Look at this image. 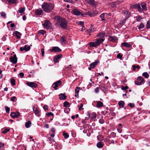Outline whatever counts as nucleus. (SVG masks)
<instances>
[{
    "instance_id": "bf43d9fd",
    "label": "nucleus",
    "mask_w": 150,
    "mask_h": 150,
    "mask_svg": "<svg viewBox=\"0 0 150 150\" xmlns=\"http://www.w3.org/2000/svg\"><path fill=\"white\" fill-rule=\"evenodd\" d=\"M128 105L130 106V107L131 108H133L134 106V103H129Z\"/></svg>"
},
{
    "instance_id": "9d476101",
    "label": "nucleus",
    "mask_w": 150,
    "mask_h": 150,
    "mask_svg": "<svg viewBox=\"0 0 150 150\" xmlns=\"http://www.w3.org/2000/svg\"><path fill=\"white\" fill-rule=\"evenodd\" d=\"M11 62L13 64H16L17 61V59L16 54H14L13 56L9 58Z\"/></svg>"
},
{
    "instance_id": "7c9ffc66",
    "label": "nucleus",
    "mask_w": 150,
    "mask_h": 150,
    "mask_svg": "<svg viewBox=\"0 0 150 150\" xmlns=\"http://www.w3.org/2000/svg\"><path fill=\"white\" fill-rule=\"evenodd\" d=\"M137 21L141 22V20L143 18L141 16H138L135 17Z\"/></svg>"
},
{
    "instance_id": "dca6fc26",
    "label": "nucleus",
    "mask_w": 150,
    "mask_h": 150,
    "mask_svg": "<svg viewBox=\"0 0 150 150\" xmlns=\"http://www.w3.org/2000/svg\"><path fill=\"white\" fill-rule=\"evenodd\" d=\"M86 3L93 6H95L96 5V3L94 0H86Z\"/></svg>"
},
{
    "instance_id": "58836bf2",
    "label": "nucleus",
    "mask_w": 150,
    "mask_h": 150,
    "mask_svg": "<svg viewBox=\"0 0 150 150\" xmlns=\"http://www.w3.org/2000/svg\"><path fill=\"white\" fill-rule=\"evenodd\" d=\"M91 118L92 119H95L96 118V114L95 112H93L91 115Z\"/></svg>"
},
{
    "instance_id": "49530a36",
    "label": "nucleus",
    "mask_w": 150,
    "mask_h": 150,
    "mask_svg": "<svg viewBox=\"0 0 150 150\" xmlns=\"http://www.w3.org/2000/svg\"><path fill=\"white\" fill-rule=\"evenodd\" d=\"M5 108L6 109V112L7 113H9L10 112V108L6 106H5Z\"/></svg>"
},
{
    "instance_id": "f8f14e48",
    "label": "nucleus",
    "mask_w": 150,
    "mask_h": 150,
    "mask_svg": "<svg viewBox=\"0 0 150 150\" xmlns=\"http://www.w3.org/2000/svg\"><path fill=\"white\" fill-rule=\"evenodd\" d=\"M62 55L61 54L55 56L54 59V62L56 63L58 62L59 59L62 57Z\"/></svg>"
},
{
    "instance_id": "f704fd0d",
    "label": "nucleus",
    "mask_w": 150,
    "mask_h": 150,
    "mask_svg": "<svg viewBox=\"0 0 150 150\" xmlns=\"http://www.w3.org/2000/svg\"><path fill=\"white\" fill-rule=\"evenodd\" d=\"M142 75L143 76L145 77L146 78H148L149 76V74L146 72L143 73Z\"/></svg>"
},
{
    "instance_id": "3c124183",
    "label": "nucleus",
    "mask_w": 150,
    "mask_h": 150,
    "mask_svg": "<svg viewBox=\"0 0 150 150\" xmlns=\"http://www.w3.org/2000/svg\"><path fill=\"white\" fill-rule=\"evenodd\" d=\"M16 97L15 96H13L11 97L10 98V100L11 101L14 102L15 101V99H16Z\"/></svg>"
},
{
    "instance_id": "774afa93",
    "label": "nucleus",
    "mask_w": 150,
    "mask_h": 150,
    "mask_svg": "<svg viewBox=\"0 0 150 150\" xmlns=\"http://www.w3.org/2000/svg\"><path fill=\"white\" fill-rule=\"evenodd\" d=\"M19 75L20 76V77H21V78H22L23 77L24 74L23 73L21 72L19 73Z\"/></svg>"
},
{
    "instance_id": "37998d69",
    "label": "nucleus",
    "mask_w": 150,
    "mask_h": 150,
    "mask_svg": "<svg viewBox=\"0 0 150 150\" xmlns=\"http://www.w3.org/2000/svg\"><path fill=\"white\" fill-rule=\"evenodd\" d=\"M25 47V50L26 51H28L30 49V47L29 46H28L27 45H25L24 47Z\"/></svg>"
},
{
    "instance_id": "8fccbe9b",
    "label": "nucleus",
    "mask_w": 150,
    "mask_h": 150,
    "mask_svg": "<svg viewBox=\"0 0 150 150\" xmlns=\"http://www.w3.org/2000/svg\"><path fill=\"white\" fill-rule=\"evenodd\" d=\"M1 16L3 17L4 18H5L6 17V14L4 12H2L1 13Z\"/></svg>"
},
{
    "instance_id": "4d7b16f0",
    "label": "nucleus",
    "mask_w": 150,
    "mask_h": 150,
    "mask_svg": "<svg viewBox=\"0 0 150 150\" xmlns=\"http://www.w3.org/2000/svg\"><path fill=\"white\" fill-rule=\"evenodd\" d=\"M83 105L82 103L81 104L79 108V110H83V108H82L83 107Z\"/></svg>"
},
{
    "instance_id": "39448f33",
    "label": "nucleus",
    "mask_w": 150,
    "mask_h": 150,
    "mask_svg": "<svg viewBox=\"0 0 150 150\" xmlns=\"http://www.w3.org/2000/svg\"><path fill=\"white\" fill-rule=\"evenodd\" d=\"M144 79L142 76H139L137 78V80L134 81L135 84L137 85H141L144 81Z\"/></svg>"
},
{
    "instance_id": "2eb2a0df",
    "label": "nucleus",
    "mask_w": 150,
    "mask_h": 150,
    "mask_svg": "<svg viewBox=\"0 0 150 150\" xmlns=\"http://www.w3.org/2000/svg\"><path fill=\"white\" fill-rule=\"evenodd\" d=\"M96 29L95 28H91L87 30L86 32L87 33H88L89 35H91V33L95 31Z\"/></svg>"
},
{
    "instance_id": "338daca9",
    "label": "nucleus",
    "mask_w": 150,
    "mask_h": 150,
    "mask_svg": "<svg viewBox=\"0 0 150 150\" xmlns=\"http://www.w3.org/2000/svg\"><path fill=\"white\" fill-rule=\"evenodd\" d=\"M48 139H49V141L50 142H54V140L52 138H51V137H49V138H48Z\"/></svg>"
},
{
    "instance_id": "5fc2aeb1",
    "label": "nucleus",
    "mask_w": 150,
    "mask_h": 150,
    "mask_svg": "<svg viewBox=\"0 0 150 150\" xmlns=\"http://www.w3.org/2000/svg\"><path fill=\"white\" fill-rule=\"evenodd\" d=\"M138 10L139 12H142L143 11V9L141 8L140 6L138 8Z\"/></svg>"
},
{
    "instance_id": "cd10ccee",
    "label": "nucleus",
    "mask_w": 150,
    "mask_h": 150,
    "mask_svg": "<svg viewBox=\"0 0 150 150\" xmlns=\"http://www.w3.org/2000/svg\"><path fill=\"white\" fill-rule=\"evenodd\" d=\"M31 123L30 121H28L26 122L25 124V127L27 128H29L30 127V125H31Z\"/></svg>"
},
{
    "instance_id": "5701e85b",
    "label": "nucleus",
    "mask_w": 150,
    "mask_h": 150,
    "mask_svg": "<svg viewBox=\"0 0 150 150\" xmlns=\"http://www.w3.org/2000/svg\"><path fill=\"white\" fill-rule=\"evenodd\" d=\"M80 88V87H77L76 88L75 90V96L77 97L79 95V89Z\"/></svg>"
},
{
    "instance_id": "f03ea898",
    "label": "nucleus",
    "mask_w": 150,
    "mask_h": 150,
    "mask_svg": "<svg viewBox=\"0 0 150 150\" xmlns=\"http://www.w3.org/2000/svg\"><path fill=\"white\" fill-rule=\"evenodd\" d=\"M105 33L104 32H100L96 36L99 38L97 39L95 42H92L89 43V46L91 47H96L99 46L105 40L104 38Z\"/></svg>"
},
{
    "instance_id": "603ef678",
    "label": "nucleus",
    "mask_w": 150,
    "mask_h": 150,
    "mask_svg": "<svg viewBox=\"0 0 150 150\" xmlns=\"http://www.w3.org/2000/svg\"><path fill=\"white\" fill-rule=\"evenodd\" d=\"M99 121L100 123L103 124L104 122L105 121L103 118H101L100 119Z\"/></svg>"
},
{
    "instance_id": "c9c22d12",
    "label": "nucleus",
    "mask_w": 150,
    "mask_h": 150,
    "mask_svg": "<svg viewBox=\"0 0 150 150\" xmlns=\"http://www.w3.org/2000/svg\"><path fill=\"white\" fill-rule=\"evenodd\" d=\"M97 146L99 148H101L103 146V144L101 142H99L97 144Z\"/></svg>"
},
{
    "instance_id": "473e14b6",
    "label": "nucleus",
    "mask_w": 150,
    "mask_h": 150,
    "mask_svg": "<svg viewBox=\"0 0 150 150\" xmlns=\"http://www.w3.org/2000/svg\"><path fill=\"white\" fill-rule=\"evenodd\" d=\"M10 129H9L4 128L2 129V133L3 134H5L7 132L9 131Z\"/></svg>"
},
{
    "instance_id": "13d9d810",
    "label": "nucleus",
    "mask_w": 150,
    "mask_h": 150,
    "mask_svg": "<svg viewBox=\"0 0 150 150\" xmlns=\"http://www.w3.org/2000/svg\"><path fill=\"white\" fill-rule=\"evenodd\" d=\"M78 24L81 25L83 26L84 24V22L83 21H79L77 22Z\"/></svg>"
},
{
    "instance_id": "ddd939ff",
    "label": "nucleus",
    "mask_w": 150,
    "mask_h": 150,
    "mask_svg": "<svg viewBox=\"0 0 150 150\" xmlns=\"http://www.w3.org/2000/svg\"><path fill=\"white\" fill-rule=\"evenodd\" d=\"M108 39L109 40L112 42H115L118 40L117 38L115 36H110Z\"/></svg>"
},
{
    "instance_id": "2f4dec72",
    "label": "nucleus",
    "mask_w": 150,
    "mask_h": 150,
    "mask_svg": "<svg viewBox=\"0 0 150 150\" xmlns=\"http://www.w3.org/2000/svg\"><path fill=\"white\" fill-rule=\"evenodd\" d=\"M133 68V71H135L136 70V68H137L138 69H139L140 68V66L138 65H133L132 66Z\"/></svg>"
},
{
    "instance_id": "864d4df0",
    "label": "nucleus",
    "mask_w": 150,
    "mask_h": 150,
    "mask_svg": "<svg viewBox=\"0 0 150 150\" xmlns=\"http://www.w3.org/2000/svg\"><path fill=\"white\" fill-rule=\"evenodd\" d=\"M17 0H9L8 1V2L9 3H16V2Z\"/></svg>"
},
{
    "instance_id": "6ab92c4d",
    "label": "nucleus",
    "mask_w": 150,
    "mask_h": 150,
    "mask_svg": "<svg viewBox=\"0 0 150 150\" xmlns=\"http://www.w3.org/2000/svg\"><path fill=\"white\" fill-rule=\"evenodd\" d=\"M66 37L65 36H63L60 38V42L62 44H66L67 42L66 40Z\"/></svg>"
},
{
    "instance_id": "7ed1b4c3",
    "label": "nucleus",
    "mask_w": 150,
    "mask_h": 150,
    "mask_svg": "<svg viewBox=\"0 0 150 150\" xmlns=\"http://www.w3.org/2000/svg\"><path fill=\"white\" fill-rule=\"evenodd\" d=\"M41 6L44 11L47 13L50 12L54 8V5L53 4L46 3H43Z\"/></svg>"
},
{
    "instance_id": "bb28decb",
    "label": "nucleus",
    "mask_w": 150,
    "mask_h": 150,
    "mask_svg": "<svg viewBox=\"0 0 150 150\" xmlns=\"http://www.w3.org/2000/svg\"><path fill=\"white\" fill-rule=\"evenodd\" d=\"M34 111L35 115H36L39 116L40 115V111L38 108H36L35 110Z\"/></svg>"
},
{
    "instance_id": "79ce46f5",
    "label": "nucleus",
    "mask_w": 150,
    "mask_h": 150,
    "mask_svg": "<svg viewBox=\"0 0 150 150\" xmlns=\"http://www.w3.org/2000/svg\"><path fill=\"white\" fill-rule=\"evenodd\" d=\"M4 144L0 142V150H2L4 148Z\"/></svg>"
},
{
    "instance_id": "e433bc0d",
    "label": "nucleus",
    "mask_w": 150,
    "mask_h": 150,
    "mask_svg": "<svg viewBox=\"0 0 150 150\" xmlns=\"http://www.w3.org/2000/svg\"><path fill=\"white\" fill-rule=\"evenodd\" d=\"M63 135L64 136L65 138L67 139L69 137V135L65 132V131H64L63 133Z\"/></svg>"
},
{
    "instance_id": "b1692460",
    "label": "nucleus",
    "mask_w": 150,
    "mask_h": 150,
    "mask_svg": "<svg viewBox=\"0 0 150 150\" xmlns=\"http://www.w3.org/2000/svg\"><path fill=\"white\" fill-rule=\"evenodd\" d=\"M141 5L143 10L144 11H146L147 10V8L146 7V4L144 2L142 3L141 4Z\"/></svg>"
},
{
    "instance_id": "f3484780",
    "label": "nucleus",
    "mask_w": 150,
    "mask_h": 150,
    "mask_svg": "<svg viewBox=\"0 0 150 150\" xmlns=\"http://www.w3.org/2000/svg\"><path fill=\"white\" fill-rule=\"evenodd\" d=\"M51 51L54 52H60L61 51V50L58 47H53Z\"/></svg>"
},
{
    "instance_id": "423d86ee",
    "label": "nucleus",
    "mask_w": 150,
    "mask_h": 150,
    "mask_svg": "<svg viewBox=\"0 0 150 150\" xmlns=\"http://www.w3.org/2000/svg\"><path fill=\"white\" fill-rule=\"evenodd\" d=\"M72 14L76 16H80L82 17H84V14L81 13L79 10L77 9H74L71 11Z\"/></svg>"
},
{
    "instance_id": "0eeeda50",
    "label": "nucleus",
    "mask_w": 150,
    "mask_h": 150,
    "mask_svg": "<svg viewBox=\"0 0 150 150\" xmlns=\"http://www.w3.org/2000/svg\"><path fill=\"white\" fill-rule=\"evenodd\" d=\"M98 13V11H95L94 13H92L91 11H88L87 13H83V14H84V16H85L86 15H88L90 16L91 17H93L96 16V14Z\"/></svg>"
},
{
    "instance_id": "72a5a7b5",
    "label": "nucleus",
    "mask_w": 150,
    "mask_h": 150,
    "mask_svg": "<svg viewBox=\"0 0 150 150\" xmlns=\"http://www.w3.org/2000/svg\"><path fill=\"white\" fill-rule=\"evenodd\" d=\"M25 10V8L23 7H20L19 8V10L18 11L20 13H24V12Z\"/></svg>"
},
{
    "instance_id": "6e6d98bb",
    "label": "nucleus",
    "mask_w": 150,
    "mask_h": 150,
    "mask_svg": "<svg viewBox=\"0 0 150 150\" xmlns=\"http://www.w3.org/2000/svg\"><path fill=\"white\" fill-rule=\"evenodd\" d=\"M112 6L113 7H117V4L116 2H114L112 4Z\"/></svg>"
},
{
    "instance_id": "a878e982",
    "label": "nucleus",
    "mask_w": 150,
    "mask_h": 150,
    "mask_svg": "<svg viewBox=\"0 0 150 150\" xmlns=\"http://www.w3.org/2000/svg\"><path fill=\"white\" fill-rule=\"evenodd\" d=\"M103 105V103L102 102L100 101H98L97 102L96 106L98 107H102Z\"/></svg>"
},
{
    "instance_id": "412c9836",
    "label": "nucleus",
    "mask_w": 150,
    "mask_h": 150,
    "mask_svg": "<svg viewBox=\"0 0 150 150\" xmlns=\"http://www.w3.org/2000/svg\"><path fill=\"white\" fill-rule=\"evenodd\" d=\"M59 98L61 100H64L66 99L67 96L64 94L61 93L59 96Z\"/></svg>"
},
{
    "instance_id": "e2e57ef3",
    "label": "nucleus",
    "mask_w": 150,
    "mask_h": 150,
    "mask_svg": "<svg viewBox=\"0 0 150 150\" xmlns=\"http://www.w3.org/2000/svg\"><path fill=\"white\" fill-rule=\"evenodd\" d=\"M99 88L97 87L95 89V92L96 93H97L99 92Z\"/></svg>"
},
{
    "instance_id": "0e129e2a",
    "label": "nucleus",
    "mask_w": 150,
    "mask_h": 150,
    "mask_svg": "<svg viewBox=\"0 0 150 150\" xmlns=\"http://www.w3.org/2000/svg\"><path fill=\"white\" fill-rule=\"evenodd\" d=\"M140 6V5L139 4H136L134 6V7L135 8H138L139 6Z\"/></svg>"
},
{
    "instance_id": "4468645a",
    "label": "nucleus",
    "mask_w": 150,
    "mask_h": 150,
    "mask_svg": "<svg viewBox=\"0 0 150 150\" xmlns=\"http://www.w3.org/2000/svg\"><path fill=\"white\" fill-rule=\"evenodd\" d=\"M35 13L36 15H40L43 14V11L42 9L39 8L36 10L35 11Z\"/></svg>"
},
{
    "instance_id": "a19ab883",
    "label": "nucleus",
    "mask_w": 150,
    "mask_h": 150,
    "mask_svg": "<svg viewBox=\"0 0 150 150\" xmlns=\"http://www.w3.org/2000/svg\"><path fill=\"white\" fill-rule=\"evenodd\" d=\"M144 27V25L142 23H141L139 26H138V28L139 30L143 28Z\"/></svg>"
},
{
    "instance_id": "c85d7f7f",
    "label": "nucleus",
    "mask_w": 150,
    "mask_h": 150,
    "mask_svg": "<svg viewBox=\"0 0 150 150\" xmlns=\"http://www.w3.org/2000/svg\"><path fill=\"white\" fill-rule=\"evenodd\" d=\"M120 108H123L124 106V102L123 101H120L118 102Z\"/></svg>"
},
{
    "instance_id": "69168bd1",
    "label": "nucleus",
    "mask_w": 150,
    "mask_h": 150,
    "mask_svg": "<svg viewBox=\"0 0 150 150\" xmlns=\"http://www.w3.org/2000/svg\"><path fill=\"white\" fill-rule=\"evenodd\" d=\"M43 109L45 110H48V107L47 105H45L43 107Z\"/></svg>"
},
{
    "instance_id": "09e8293b",
    "label": "nucleus",
    "mask_w": 150,
    "mask_h": 150,
    "mask_svg": "<svg viewBox=\"0 0 150 150\" xmlns=\"http://www.w3.org/2000/svg\"><path fill=\"white\" fill-rule=\"evenodd\" d=\"M117 58L120 60H122V56L120 53L118 54L117 55Z\"/></svg>"
},
{
    "instance_id": "1a4fd4ad",
    "label": "nucleus",
    "mask_w": 150,
    "mask_h": 150,
    "mask_svg": "<svg viewBox=\"0 0 150 150\" xmlns=\"http://www.w3.org/2000/svg\"><path fill=\"white\" fill-rule=\"evenodd\" d=\"M26 83L28 86L32 88H35L38 86L37 84L33 82H27Z\"/></svg>"
},
{
    "instance_id": "393cba45",
    "label": "nucleus",
    "mask_w": 150,
    "mask_h": 150,
    "mask_svg": "<svg viewBox=\"0 0 150 150\" xmlns=\"http://www.w3.org/2000/svg\"><path fill=\"white\" fill-rule=\"evenodd\" d=\"M15 34L16 35V37L17 38L19 39L21 38V34L18 31H16L15 32Z\"/></svg>"
},
{
    "instance_id": "4c0bfd02",
    "label": "nucleus",
    "mask_w": 150,
    "mask_h": 150,
    "mask_svg": "<svg viewBox=\"0 0 150 150\" xmlns=\"http://www.w3.org/2000/svg\"><path fill=\"white\" fill-rule=\"evenodd\" d=\"M146 28L147 29H149L150 28V19L147 22L146 26Z\"/></svg>"
},
{
    "instance_id": "c756f323",
    "label": "nucleus",
    "mask_w": 150,
    "mask_h": 150,
    "mask_svg": "<svg viewBox=\"0 0 150 150\" xmlns=\"http://www.w3.org/2000/svg\"><path fill=\"white\" fill-rule=\"evenodd\" d=\"M106 14H107V13H105ZM105 13H102V14H101L100 15V18H101V21H105V19L104 18V16H105Z\"/></svg>"
},
{
    "instance_id": "ea45409f",
    "label": "nucleus",
    "mask_w": 150,
    "mask_h": 150,
    "mask_svg": "<svg viewBox=\"0 0 150 150\" xmlns=\"http://www.w3.org/2000/svg\"><path fill=\"white\" fill-rule=\"evenodd\" d=\"M69 103L67 101H65L64 103V106L65 107H68L69 106Z\"/></svg>"
},
{
    "instance_id": "f257e3e1",
    "label": "nucleus",
    "mask_w": 150,
    "mask_h": 150,
    "mask_svg": "<svg viewBox=\"0 0 150 150\" xmlns=\"http://www.w3.org/2000/svg\"><path fill=\"white\" fill-rule=\"evenodd\" d=\"M52 19L56 21L55 24L56 26L60 27L64 29L67 28L68 22L65 18L58 16L53 17Z\"/></svg>"
},
{
    "instance_id": "6e6552de",
    "label": "nucleus",
    "mask_w": 150,
    "mask_h": 150,
    "mask_svg": "<svg viewBox=\"0 0 150 150\" xmlns=\"http://www.w3.org/2000/svg\"><path fill=\"white\" fill-rule=\"evenodd\" d=\"M61 81L60 80H59L54 82L52 85V87L55 90H57V88L59 86L61 85Z\"/></svg>"
},
{
    "instance_id": "9b49d317",
    "label": "nucleus",
    "mask_w": 150,
    "mask_h": 150,
    "mask_svg": "<svg viewBox=\"0 0 150 150\" xmlns=\"http://www.w3.org/2000/svg\"><path fill=\"white\" fill-rule=\"evenodd\" d=\"M20 115V113L18 111H16L15 112H13L11 113V116L12 118H14L18 117V116Z\"/></svg>"
},
{
    "instance_id": "680f3d73",
    "label": "nucleus",
    "mask_w": 150,
    "mask_h": 150,
    "mask_svg": "<svg viewBox=\"0 0 150 150\" xmlns=\"http://www.w3.org/2000/svg\"><path fill=\"white\" fill-rule=\"evenodd\" d=\"M41 53H42V57H43L44 56V49L43 48H42L41 50Z\"/></svg>"
},
{
    "instance_id": "de8ad7c7",
    "label": "nucleus",
    "mask_w": 150,
    "mask_h": 150,
    "mask_svg": "<svg viewBox=\"0 0 150 150\" xmlns=\"http://www.w3.org/2000/svg\"><path fill=\"white\" fill-rule=\"evenodd\" d=\"M46 115L48 117H49L51 115H52L53 116H54V114L51 112L47 113L46 114Z\"/></svg>"
},
{
    "instance_id": "c03bdc74",
    "label": "nucleus",
    "mask_w": 150,
    "mask_h": 150,
    "mask_svg": "<svg viewBox=\"0 0 150 150\" xmlns=\"http://www.w3.org/2000/svg\"><path fill=\"white\" fill-rule=\"evenodd\" d=\"M11 82L12 85L13 86H15L16 85L15 80L13 79H11Z\"/></svg>"
},
{
    "instance_id": "a211bd4d",
    "label": "nucleus",
    "mask_w": 150,
    "mask_h": 150,
    "mask_svg": "<svg viewBox=\"0 0 150 150\" xmlns=\"http://www.w3.org/2000/svg\"><path fill=\"white\" fill-rule=\"evenodd\" d=\"M99 62L98 61H96L90 64V65L91 67L92 68H93L97 65Z\"/></svg>"
},
{
    "instance_id": "4be33fe9",
    "label": "nucleus",
    "mask_w": 150,
    "mask_h": 150,
    "mask_svg": "<svg viewBox=\"0 0 150 150\" xmlns=\"http://www.w3.org/2000/svg\"><path fill=\"white\" fill-rule=\"evenodd\" d=\"M121 45L122 46L127 47H129L130 46V44L126 42H124L122 43Z\"/></svg>"
},
{
    "instance_id": "052dcab7",
    "label": "nucleus",
    "mask_w": 150,
    "mask_h": 150,
    "mask_svg": "<svg viewBox=\"0 0 150 150\" xmlns=\"http://www.w3.org/2000/svg\"><path fill=\"white\" fill-rule=\"evenodd\" d=\"M128 88V87L127 86H125V87L122 86V89L125 90L126 89H127Z\"/></svg>"
},
{
    "instance_id": "20e7f679",
    "label": "nucleus",
    "mask_w": 150,
    "mask_h": 150,
    "mask_svg": "<svg viewBox=\"0 0 150 150\" xmlns=\"http://www.w3.org/2000/svg\"><path fill=\"white\" fill-rule=\"evenodd\" d=\"M43 25L44 28L46 29L52 30L53 29V28L52 26L51 23L48 20H45Z\"/></svg>"
},
{
    "instance_id": "aec40b11",
    "label": "nucleus",
    "mask_w": 150,
    "mask_h": 150,
    "mask_svg": "<svg viewBox=\"0 0 150 150\" xmlns=\"http://www.w3.org/2000/svg\"><path fill=\"white\" fill-rule=\"evenodd\" d=\"M123 13L125 16L126 19L128 18L130 15V13L127 11H123Z\"/></svg>"
},
{
    "instance_id": "a18cd8bd",
    "label": "nucleus",
    "mask_w": 150,
    "mask_h": 150,
    "mask_svg": "<svg viewBox=\"0 0 150 150\" xmlns=\"http://www.w3.org/2000/svg\"><path fill=\"white\" fill-rule=\"evenodd\" d=\"M39 33H40L42 35H44L46 33V31L45 30H40L39 31Z\"/></svg>"
}]
</instances>
